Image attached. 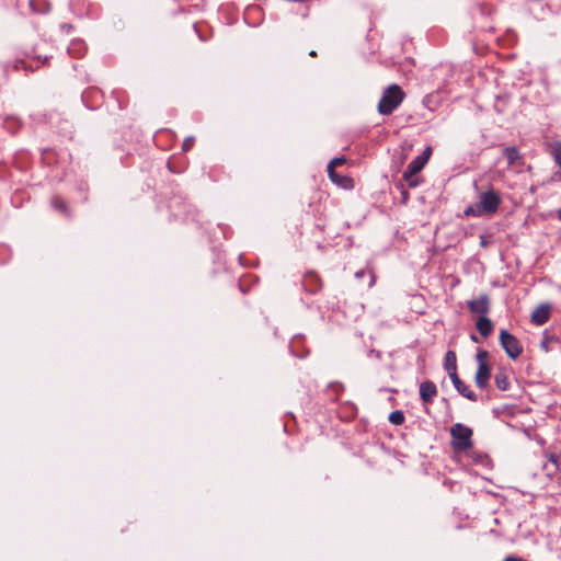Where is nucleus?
<instances>
[{
  "label": "nucleus",
  "mask_w": 561,
  "mask_h": 561,
  "mask_svg": "<svg viewBox=\"0 0 561 561\" xmlns=\"http://www.w3.org/2000/svg\"><path fill=\"white\" fill-rule=\"evenodd\" d=\"M501 203L502 198L500 193L493 188H489L481 193L479 201L469 205L463 213L466 216L472 217L493 216L497 213Z\"/></svg>",
  "instance_id": "f257e3e1"
},
{
  "label": "nucleus",
  "mask_w": 561,
  "mask_h": 561,
  "mask_svg": "<svg viewBox=\"0 0 561 561\" xmlns=\"http://www.w3.org/2000/svg\"><path fill=\"white\" fill-rule=\"evenodd\" d=\"M405 93L400 85L393 83L385 89L381 99L378 103V112L381 115H390L398 108L404 101Z\"/></svg>",
  "instance_id": "f03ea898"
},
{
  "label": "nucleus",
  "mask_w": 561,
  "mask_h": 561,
  "mask_svg": "<svg viewBox=\"0 0 561 561\" xmlns=\"http://www.w3.org/2000/svg\"><path fill=\"white\" fill-rule=\"evenodd\" d=\"M473 432L467 425L456 423L450 427L451 446L457 453L467 451L473 445Z\"/></svg>",
  "instance_id": "7ed1b4c3"
},
{
  "label": "nucleus",
  "mask_w": 561,
  "mask_h": 561,
  "mask_svg": "<svg viewBox=\"0 0 561 561\" xmlns=\"http://www.w3.org/2000/svg\"><path fill=\"white\" fill-rule=\"evenodd\" d=\"M489 352L483 348H478L476 354V360L478 363V369L474 375V382L477 387L484 389L489 385L491 377V365L489 363Z\"/></svg>",
  "instance_id": "20e7f679"
},
{
  "label": "nucleus",
  "mask_w": 561,
  "mask_h": 561,
  "mask_svg": "<svg viewBox=\"0 0 561 561\" xmlns=\"http://www.w3.org/2000/svg\"><path fill=\"white\" fill-rule=\"evenodd\" d=\"M500 344L506 355L512 359H517L523 353V346L517 337L508 333L506 330L500 331Z\"/></svg>",
  "instance_id": "39448f33"
},
{
  "label": "nucleus",
  "mask_w": 561,
  "mask_h": 561,
  "mask_svg": "<svg viewBox=\"0 0 561 561\" xmlns=\"http://www.w3.org/2000/svg\"><path fill=\"white\" fill-rule=\"evenodd\" d=\"M425 164L423 161L415 157L407 167L405 171L403 172V180L408 183L410 187H415L419 185V180L416 178V174L423 170Z\"/></svg>",
  "instance_id": "423d86ee"
},
{
  "label": "nucleus",
  "mask_w": 561,
  "mask_h": 561,
  "mask_svg": "<svg viewBox=\"0 0 561 561\" xmlns=\"http://www.w3.org/2000/svg\"><path fill=\"white\" fill-rule=\"evenodd\" d=\"M467 306L471 313L485 316L491 309L490 297L485 294L480 295L478 298L469 300Z\"/></svg>",
  "instance_id": "0eeeda50"
},
{
  "label": "nucleus",
  "mask_w": 561,
  "mask_h": 561,
  "mask_svg": "<svg viewBox=\"0 0 561 561\" xmlns=\"http://www.w3.org/2000/svg\"><path fill=\"white\" fill-rule=\"evenodd\" d=\"M302 287L310 294H316L322 288V280L316 272H307L302 279Z\"/></svg>",
  "instance_id": "6e6552de"
},
{
  "label": "nucleus",
  "mask_w": 561,
  "mask_h": 561,
  "mask_svg": "<svg viewBox=\"0 0 561 561\" xmlns=\"http://www.w3.org/2000/svg\"><path fill=\"white\" fill-rule=\"evenodd\" d=\"M437 387L432 380L421 382L420 397L424 403H432L434 398L437 396Z\"/></svg>",
  "instance_id": "1a4fd4ad"
},
{
  "label": "nucleus",
  "mask_w": 561,
  "mask_h": 561,
  "mask_svg": "<svg viewBox=\"0 0 561 561\" xmlns=\"http://www.w3.org/2000/svg\"><path fill=\"white\" fill-rule=\"evenodd\" d=\"M550 312L549 305H539L531 313V322L536 325L545 324L550 318Z\"/></svg>",
  "instance_id": "9d476101"
},
{
  "label": "nucleus",
  "mask_w": 561,
  "mask_h": 561,
  "mask_svg": "<svg viewBox=\"0 0 561 561\" xmlns=\"http://www.w3.org/2000/svg\"><path fill=\"white\" fill-rule=\"evenodd\" d=\"M503 154L508 167H522L524 164V159L516 147H505Z\"/></svg>",
  "instance_id": "9b49d317"
},
{
  "label": "nucleus",
  "mask_w": 561,
  "mask_h": 561,
  "mask_svg": "<svg viewBox=\"0 0 561 561\" xmlns=\"http://www.w3.org/2000/svg\"><path fill=\"white\" fill-rule=\"evenodd\" d=\"M476 328L483 337H488L492 334L494 324L490 318L485 316H480L477 319Z\"/></svg>",
  "instance_id": "f8f14e48"
},
{
  "label": "nucleus",
  "mask_w": 561,
  "mask_h": 561,
  "mask_svg": "<svg viewBox=\"0 0 561 561\" xmlns=\"http://www.w3.org/2000/svg\"><path fill=\"white\" fill-rule=\"evenodd\" d=\"M346 159L344 157L334 158L330 161L328 164V173L330 179L335 182L340 183V175L335 172V168L344 164Z\"/></svg>",
  "instance_id": "ddd939ff"
},
{
  "label": "nucleus",
  "mask_w": 561,
  "mask_h": 561,
  "mask_svg": "<svg viewBox=\"0 0 561 561\" xmlns=\"http://www.w3.org/2000/svg\"><path fill=\"white\" fill-rule=\"evenodd\" d=\"M494 382L495 386L503 391L507 390L511 386L510 378L504 370H500L495 374Z\"/></svg>",
  "instance_id": "4468645a"
},
{
  "label": "nucleus",
  "mask_w": 561,
  "mask_h": 561,
  "mask_svg": "<svg viewBox=\"0 0 561 561\" xmlns=\"http://www.w3.org/2000/svg\"><path fill=\"white\" fill-rule=\"evenodd\" d=\"M455 388L462 397L467 398L468 400H478L477 394L462 380L460 381V383L456 385Z\"/></svg>",
  "instance_id": "2eb2a0df"
},
{
  "label": "nucleus",
  "mask_w": 561,
  "mask_h": 561,
  "mask_svg": "<svg viewBox=\"0 0 561 561\" xmlns=\"http://www.w3.org/2000/svg\"><path fill=\"white\" fill-rule=\"evenodd\" d=\"M444 367L446 371L457 370V356L454 351H448L445 355Z\"/></svg>",
  "instance_id": "dca6fc26"
},
{
  "label": "nucleus",
  "mask_w": 561,
  "mask_h": 561,
  "mask_svg": "<svg viewBox=\"0 0 561 561\" xmlns=\"http://www.w3.org/2000/svg\"><path fill=\"white\" fill-rule=\"evenodd\" d=\"M388 420L393 425H402L404 423L405 417L402 411L396 410L389 414Z\"/></svg>",
  "instance_id": "f3484780"
},
{
  "label": "nucleus",
  "mask_w": 561,
  "mask_h": 561,
  "mask_svg": "<svg viewBox=\"0 0 561 561\" xmlns=\"http://www.w3.org/2000/svg\"><path fill=\"white\" fill-rule=\"evenodd\" d=\"M552 156L556 163L561 167V141H557L552 147Z\"/></svg>",
  "instance_id": "a211bd4d"
},
{
  "label": "nucleus",
  "mask_w": 561,
  "mask_h": 561,
  "mask_svg": "<svg viewBox=\"0 0 561 561\" xmlns=\"http://www.w3.org/2000/svg\"><path fill=\"white\" fill-rule=\"evenodd\" d=\"M194 137L185 138L182 144L183 151L187 152L188 150H191L194 146Z\"/></svg>",
  "instance_id": "6ab92c4d"
},
{
  "label": "nucleus",
  "mask_w": 561,
  "mask_h": 561,
  "mask_svg": "<svg viewBox=\"0 0 561 561\" xmlns=\"http://www.w3.org/2000/svg\"><path fill=\"white\" fill-rule=\"evenodd\" d=\"M431 154H432V148L426 147L425 150L422 152V154H420L417 157L423 161L424 164H426L431 158Z\"/></svg>",
  "instance_id": "aec40b11"
},
{
  "label": "nucleus",
  "mask_w": 561,
  "mask_h": 561,
  "mask_svg": "<svg viewBox=\"0 0 561 561\" xmlns=\"http://www.w3.org/2000/svg\"><path fill=\"white\" fill-rule=\"evenodd\" d=\"M447 374H448L454 386L460 383L461 379L459 378L457 370H451V371H448Z\"/></svg>",
  "instance_id": "412c9836"
},
{
  "label": "nucleus",
  "mask_w": 561,
  "mask_h": 561,
  "mask_svg": "<svg viewBox=\"0 0 561 561\" xmlns=\"http://www.w3.org/2000/svg\"><path fill=\"white\" fill-rule=\"evenodd\" d=\"M548 343H549V341H548L547 339H546V340H543V341H542V343H541V346H542V348H543L545 351H548V350H549V347H548Z\"/></svg>",
  "instance_id": "4be33fe9"
},
{
  "label": "nucleus",
  "mask_w": 561,
  "mask_h": 561,
  "mask_svg": "<svg viewBox=\"0 0 561 561\" xmlns=\"http://www.w3.org/2000/svg\"><path fill=\"white\" fill-rule=\"evenodd\" d=\"M550 460H551L553 463H557V462H558L557 457H556V456H553V455L550 457Z\"/></svg>",
  "instance_id": "5701e85b"
},
{
  "label": "nucleus",
  "mask_w": 561,
  "mask_h": 561,
  "mask_svg": "<svg viewBox=\"0 0 561 561\" xmlns=\"http://www.w3.org/2000/svg\"><path fill=\"white\" fill-rule=\"evenodd\" d=\"M471 340H472L473 342H476V343H478V342H479L478 337H477L474 334H472V335H471Z\"/></svg>",
  "instance_id": "b1692460"
},
{
  "label": "nucleus",
  "mask_w": 561,
  "mask_h": 561,
  "mask_svg": "<svg viewBox=\"0 0 561 561\" xmlns=\"http://www.w3.org/2000/svg\"><path fill=\"white\" fill-rule=\"evenodd\" d=\"M309 55H310L311 57H316V56H317V51H316V50H311V51L309 53Z\"/></svg>",
  "instance_id": "393cba45"
},
{
  "label": "nucleus",
  "mask_w": 561,
  "mask_h": 561,
  "mask_svg": "<svg viewBox=\"0 0 561 561\" xmlns=\"http://www.w3.org/2000/svg\"><path fill=\"white\" fill-rule=\"evenodd\" d=\"M558 216H559V218L561 219V208H560V209H559V211H558Z\"/></svg>",
  "instance_id": "a878e982"
}]
</instances>
